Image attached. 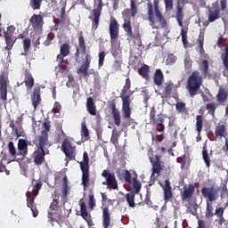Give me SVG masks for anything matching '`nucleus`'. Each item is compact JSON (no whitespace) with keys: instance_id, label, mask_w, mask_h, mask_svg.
I'll return each instance as SVG.
<instances>
[{"instance_id":"nucleus-1","label":"nucleus","mask_w":228,"mask_h":228,"mask_svg":"<svg viewBox=\"0 0 228 228\" xmlns=\"http://www.w3.org/2000/svg\"><path fill=\"white\" fill-rule=\"evenodd\" d=\"M201 194L207 200V207L205 211V218L209 219L215 216V208H213V203L220 197V188L219 187H203L201 189Z\"/></svg>"},{"instance_id":"nucleus-2","label":"nucleus","mask_w":228,"mask_h":228,"mask_svg":"<svg viewBox=\"0 0 228 228\" xmlns=\"http://www.w3.org/2000/svg\"><path fill=\"white\" fill-rule=\"evenodd\" d=\"M204 83V77L200 75L199 70H195L187 79V85L185 86L190 97L193 98L195 95L200 94V86Z\"/></svg>"},{"instance_id":"nucleus-3","label":"nucleus","mask_w":228,"mask_h":228,"mask_svg":"<svg viewBox=\"0 0 228 228\" xmlns=\"http://www.w3.org/2000/svg\"><path fill=\"white\" fill-rule=\"evenodd\" d=\"M32 143L37 147V150L33 152L34 163L37 167H40L45 163V154H49L48 150L45 151V149L51 147V144L44 141V139H40L39 141L32 140Z\"/></svg>"},{"instance_id":"nucleus-4","label":"nucleus","mask_w":228,"mask_h":228,"mask_svg":"<svg viewBox=\"0 0 228 228\" xmlns=\"http://www.w3.org/2000/svg\"><path fill=\"white\" fill-rule=\"evenodd\" d=\"M188 0H177V5H176V13H175V19L178 22V26L181 28V37H182V42L183 45H186L188 44V27H185L183 25V20L184 19V4H187Z\"/></svg>"},{"instance_id":"nucleus-5","label":"nucleus","mask_w":228,"mask_h":228,"mask_svg":"<svg viewBox=\"0 0 228 228\" xmlns=\"http://www.w3.org/2000/svg\"><path fill=\"white\" fill-rule=\"evenodd\" d=\"M128 90H131V79L126 78L120 95L124 118H131V96L127 94Z\"/></svg>"},{"instance_id":"nucleus-6","label":"nucleus","mask_w":228,"mask_h":228,"mask_svg":"<svg viewBox=\"0 0 228 228\" xmlns=\"http://www.w3.org/2000/svg\"><path fill=\"white\" fill-rule=\"evenodd\" d=\"M226 9H227V0H220V4L218 3V1L214 2L211 6L208 7V11H207L208 21L215 22L216 20H218V19L222 17L220 14V11L225 12Z\"/></svg>"},{"instance_id":"nucleus-7","label":"nucleus","mask_w":228,"mask_h":228,"mask_svg":"<svg viewBox=\"0 0 228 228\" xmlns=\"http://www.w3.org/2000/svg\"><path fill=\"white\" fill-rule=\"evenodd\" d=\"M102 0H94V9L91 11L89 19L92 20V29L93 31L97 30L99 28V20H101V15L102 13Z\"/></svg>"},{"instance_id":"nucleus-8","label":"nucleus","mask_w":228,"mask_h":228,"mask_svg":"<svg viewBox=\"0 0 228 228\" xmlns=\"http://www.w3.org/2000/svg\"><path fill=\"white\" fill-rule=\"evenodd\" d=\"M79 165L82 171V184L84 188H88V184H90V158L88 152L85 151L83 153V161Z\"/></svg>"},{"instance_id":"nucleus-9","label":"nucleus","mask_w":228,"mask_h":228,"mask_svg":"<svg viewBox=\"0 0 228 228\" xmlns=\"http://www.w3.org/2000/svg\"><path fill=\"white\" fill-rule=\"evenodd\" d=\"M61 150L69 161H76L77 151H76V145L69 139L65 138L63 140Z\"/></svg>"},{"instance_id":"nucleus-10","label":"nucleus","mask_w":228,"mask_h":228,"mask_svg":"<svg viewBox=\"0 0 228 228\" xmlns=\"http://www.w3.org/2000/svg\"><path fill=\"white\" fill-rule=\"evenodd\" d=\"M42 182H37L33 185L32 189L28 188V191L26 192L27 197V206L28 208H33L35 204V199L38 196L40 190H42Z\"/></svg>"},{"instance_id":"nucleus-11","label":"nucleus","mask_w":228,"mask_h":228,"mask_svg":"<svg viewBox=\"0 0 228 228\" xmlns=\"http://www.w3.org/2000/svg\"><path fill=\"white\" fill-rule=\"evenodd\" d=\"M51 212H48V218L52 222L61 220V213L60 211V200L57 196L53 198V202L50 204Z\"/></svg>"},{"instance_id":"nucleus-12","label":"nucleus","mask_w":228,"mask_h":228,"mask_svg":"<svg viewBox=\"0 0 228 228\" xmlns=\"http://www.w3.org/2000/svg\"><path fill=\"white\" fill-rule=\"evenodd\" d=\"M165 122V119L162 117H158L156 118V108L151 107L150 111V124L152 126H156V130L159 133H163L165 131V125L163 124Z\"/></svg>"},{"instance_id":"nucleus-13","label":"nucleus","mask_w":228,"mask_h":228,"mask_svg":"<svg viewBox=\"0 0 228 228\" xmlns=\"http://www.w3.org/2000/svg\"><path fill=\"white\" fill-rule=\"evenodd\" d=\"M150 161L152 165V173L151 175V181H156V177H154V174L159 175L161 170H163V167H165V162L161 159V155H155V159L150 157Z\"/></svg>"},{"instance_id":"nucleus-14","label":"nucleus","mask_w":228,"mask_h":228,"mask_svg":"<svg viewBox=\"0 0 228 228\" xmlns=\"http://www.w3.org/2000/svg\"><path fill=\"white\" fill-rule=\"evenodd\" d=\"M102 176L105 177V182H102L103 186H108L110 190H117L118 188V183L115 177V173H110L107 169H104L102 173Z\"/></svg>"},{"instance_id":"nucleus-15","label":"nucleus","mask_w":228,"mask_h":228,"mask_svg":"<svg viewBox=\"0 0 228 228\" xmlns=\"http://www.w3.org/2000/svg\"><path fill=\"white\" fill-rule=\"evenodd\" d=\"M8 83H10L8 74L2 71L0 74V98L2 101H6V99H8Z\"/></svg>"},{"instance_id":"nucleus-16","label":"nucleus","mask_w":228,"mask_h":228,"mask_svg":"<svg viewBox=\"0 0 228 228\" xmlns=\"http://www.w3.org/2000/svg\"><path fill=\"white\" fill-rule=\"evenodd\" d=\"M109 33L110 37V42H115L118 40L119 33H120V25L115 17H110V22L109 25Z\"/></svg>"},{"instance_id":"nucleus-17","label":"nucleus","mask_w":228,"mask_h":228,"mask_svg":"<svg viewBox=\"0 0 228 228\" xmlns=\"http://www.w3.org/2000/svg\"><path fill=\"white\" fill-rule=\"evenodd\" d=\"M61 54L57 55V60L59 61V67H61L65 62V57L70 54V45L64 43L60 47Z\"/></svg>"},{"instance_id":"nucleus-18","label":"nucleus","mask_w":228,"mask_h":228,"mask_svg":"<svg viewBox=\"0 0 228 228\" xmlns=\"http://www.w3.org/2000/svg\"><path fill=\"white\" fill-rule=\"evenodd\" d=\"M136 13H138V7H136V3L134 0H130V9H125L122 12V15L126 20H131V17H136Z\"/></svg>"},{"instance_id":"nucleus-19","label":"nucleus","mask_w":228,"mask_h":228,"mask_svg":"<svg viewBox=\"0 0 228 228\" xmlns=\"http://www.w3.org/2000/svg\"><path fill=\"white\" fill-rule=\"evenodd\" d=\"M24 83L27 90H28V92H31L33 86H35V77H33V74H31V72H29L28 70L25 71L23 82H21L20 84H19L18 82L17 85L18 86H20V85H24Z\"/></svg>"},{"instance_id":"nucleus-20","label":"nucleus","mask_w":228,"mask_h":228,"mask_svg":"<svg viewBox=\"0 0 228 228\" xmlns=\"http://www.w3.org/2000/svg\"><path fill=\"white\" fill-rule=\"evenodd\" d=\"M109 110H111V115H112V118L114 120L115 126L119 127L122 122V119L120 117V110L117 109V104L115 103V102H112L111 103L109 104Z\"/></svg>"},{"instance_id":"nucleus-21","label":"nucleus","mask_w":228,"mask_h":228,"mask_svg":"<svg viewBox=\"0 0 228 228\" xmlns=\"http://www.w3.org/2000/svg\"><path fill=\"white\" fill-rule=\"evenodd\" d=\"M179 86H175L171 80L166 82L162 87V94L164 97H170L173 92H177Z\"/></svg>"},{"instance_id":"nucleus-22","label":"nucleus","mask_w":228,"mask_h":228,"mask_svg":"<svg viewBox=\"0 0 228 228\" xmlns=\"http://www.w3.org/2000/svg\"><path fill=\"white\" fill-rule=\"evenodd\" d=\"M41 90L42 89L40 88V86H36L33 89V93L31 95V102L34 110H37V108L40 106V102H42V96L40 95Z\"/></svg>"},{"instance_id":"nucleus-23","label":"nucleus","mask_w":228,"mask_h":228,"mask_svg":"<svg viewBox=\"0 0 228 228\" xmlns=\"http://www.w3.org/2000/svg\"><path fill=\"white\" fill-rule=\"evenodd\" d=\"M43 126H44L45 130H42L41 134L35 136V138L33 140L34 141L44 140V141H46V143H49V134H48V132L51 131V122H45L43 124Z\"/></svg>"},{"instance_id":"nucleus-24","label":"nucleus","mask_w":228,"mask_h":228,"mask_svg":"<svg viewBox=\"0 0 228 228\" xmlns=\"http://www.w3.org/2000/svg\"><path fill=\"white\" fill-rule=\"evenodd\" d=\"M155 17H157L161 28H167V20L159 11V0H153Z\"/></svg>"},{"instance_id":"nucleus-25","label":"nucleus","mask_w":228,"mask_h":228,"mask_svg":"<svg viewBox=\"0 0 228 228\" xmlns=\"http://www.w3.org/2000/svg\"><path fill=\"white\" fill-rule=\"evenodd\" d=\"M216 99L218 104L224 106V104H225V102L228 99V89L224 86H220L218 93L216 95Z\"/></svg>"},{"instance_id":"nucleus-26","label":"nucleus","mask_w":228,"mask_h":228,"mask_svg":"<svg viewBox=\"0 0 228 228\" xmlns=\"http://www.w3.org/2000/svg\"><path fill=\"white\" fill-rule=\"evenodd\" d=\"M30 24L33 29H42L44 28V17L40 14H33L30 18Z\"/></svg>"},{"instance_id":"nucleus-27","label":"nucleus","mask_w":228,"mask_h":228,"mask_svg":"<svg viewBox=\"0 0 228 228\" xmlns=\"http://www.w3.org/2000/svg\"><path fill=\"white\" fill-rule=\"evenodd\" d=\"M195 193V185L193 183L189 184L187 187H183V192H181L182 200H191Z\"/></svg>"},{"instance_id":"nucleus-28","label":"nucleus","mask_w":228,"mask_h":228,"mask_svg":"<svg viewBox=\"0 0 228 228\" xmlns=\"http://www.w3.org/2000/svg\"><path fill=\"white\" fill-rule=\"evenodd\" d=\"M92 61V56L90 54L86 55V61L77 69V74H82L86 77L88 76V69H90V63Z\"/></svg>"},{"instance_id":"nucleus-29","label":"nucleus","mask_w":228,"mask_h":228,"mask_svg":"<svg viewBox=\"0 0 228 228\" xmlns=\"http://www.w3.org/2000/svg\"><path fill=\"white\" fill-rule=\"evenodd\" d=\"M163 191H164V201L167 204V202H169L170 199L174 197V193L172 192V186L170 185V181L168 180L165 181Z\"/></svg>"},{"instance_id":"nucleus-30","label":"nucleus","mask_w":228,"mask_h":228,"mask_svg":"<svg viewBox=\"0 0 228 228\" xmlns=\"http://www.w3.org/2000/svg\"><path fill=\"white\" fill-rule=\"evenodd\" d=\"M78 48H77L75 53V58L77 60L79 58V51H81L82 54H86V45L85 43V37L83 33L78 37Z\"/></svg>"},{"instance_id":"nucleus-31","label":"nucleus","mask_w":228,"mask_h":228,"mask_svg":"<svg viewBox=\"0 0 228 228\" xmlns=\"http://www.w3.org/2000/svg\"><path fill=\"white\" fill-rule=\"evenodd\" d=\"M86 110L89 115L95 117L97 115V106L95 105V102H94V98L88 97L86 100Z\"/></svg>"},{"instance_id":"nucleus-32","label":"nucleus","mask_w":228,"mask_h":228,"mask_svg":"<svg viewBox=\"0 0 228 228\" xmlns=\"http://www.w3.org/2000/svg\"><path fill=\"white\" fill-rule=\"evenodd\" d=\"M31 145V142L26 140V139H19L18 140V151L21 152L23 156H26L28 154V146Z\"/></svg>"},{"instance_id":"nucleus-33","label":"nucleus","mask_w":228,"mask_h":228,"mask_svg":"<svg viewBox=\"0 0 228 228\" xmlns=\"http://www.w3.org/2000/svg\"><path fill=\"white\" fill-rule=\"evenodd\" d=\"M163 81H165V76L163 75V71L160 69H156L153 76V83L156 86H161L163 85Z\"/></svg>"},{"instance_id":"nucleus-34","label":"nucleus","mask_w":228,"mask_h":228,"mask_svg":"<svg viewBox=\"0 0 228 228\" xmlns=\"http://www.w3.org/2000/svg\"><path fill=\"white\" fill-rule=\"evenodd\" d=\"M102 226L104 228L110 227L111 225V218L110 217V208L105 207L102 211Z\"/></svg>"},{"instance_id":"nucleus-35","label":"nucleus","mask_w":228,"mask_h":228,"mask_svg":"<svg viewBox=\"0 0 228 228\" xmlns=\"http://www.w3.org/2000/svg\"><path fill=\"white\" fill-rule=\"evenodd\" d=\"M222 61L224 67L223 74L224 77H228V46L224 48V54L222 55Z\"/></svg>"},{"instance_id":"nucleus-36","label":"nucleus","mask_w":228,"mask_h":228,"mask_svg":"<svg viewBox=\"0 0 228 228\" xmlns=\"http://www.w3.org/2000/svg\"><path fill=\"white\" fill-rule=\"evenodd\" d=\"M5 38V51H12L13 49V45H15V42H17V37L15 36H6L4 35Z\"/></svg>"},{"instance_id":"nucleus-37","label":"nucleus","mask_w":228,"mask_h":228,"mask_svg":"<svg viewBox=\"0 0 228 228\" xmlns=\"http://www.w3.org/2000/svg\"><path fill=\"white\" fill-rule=\"evenodd\" d=\"M138 72L143 79H149L151 76V68L147 64H142V67L138 69Z\"/></svg>"},{"instance_id":"nucleus-38","label":"nucleus","mask_w":228,"mask_h":228,"mask_svg":"<svg viewBox=\"0 0 228 228\" xmlns=\"http://www.w3.org/2000/svg\"><path fill=\"white\" fill-rule=\"evenodd\" d=\"M123 29L126 31L127 37L133 38V27H131V20H126L123 23Z\"/></svg>"},{"instance_id":"nucleus-39","label":"nucleus","mask_w":228,"mask_h":228,"mask_svg":"<svg viewBox=\"0 0 228 228\" xmlns=\"http://www.w3.org/2000/svg\"><path fill=\"white\" fill-rule=\"evenodd\" d=\"M198 51L200 54H204V32H200L197 39Z\"/></svg>"},{"instance_id":"nucleus-40","label":"nucleus","mask_w":228,"mask_h":228,"mask_svg":"<svg viewBox=\"0 0 228 228\" xmlns=\"http://www.w3.org/2000/svg\"><path fill=\"white\" fill-rule=\"evenodd\" d=\"M147 10H148V20H150L151 24H155L156 21L154 20V5H152L151 3H148Z\"/></svg>"},{"instance_id":"nucleus-41","label":"nucleus","mask_w":228,"mask_h":228,"mask_svg":"<svg viewBox=\"0 0 228 228\" xmlns=\"http://www.w3.org/2000/svg\"><path fill=\"white\" fill-rule=\"evenodd\" d=\"M133 192L132 193H135L136 195H138V193H140L141 190H142V183H140V181H138V178L135 176L133 178Z\"/></svg>"},{"instance_id":"nucleus-42","label":"nucleus","mask_w":228,"mask_h":228,"mask_svg":"<svg viewBox=\"0 0 228 228\" xmlns=\"http://www.w3.org/2000/svg\"><path fill=\"white\" fill-rule=\"evenodd\" d=\"M203 126H204V118H202L201 115H198L196 117V131L198 134H200V133H202Z\"/></svg>"},{"instance_id":"nucleus-43","label":"nucleus","mask_w":228,"mask_h":228,"mask_svg":"<svg viewBox=\"0 0 228 228\" xmlns=\"http://www.w3.org/2000/svg\"><path fill=\"white\" fill-rule=\"evenodd\" d=\"M136 193L128 192L126 194V200L130 208H135L136 204L134 203V197Z\"/></svg>"},{"instance_id":"nucleus-44","label":"nucleus","mask_w":228,"mask_h":228,"mask_svg":"<svg viewBox=\"0 0 228 228\" xmlns=\"http://www.w3.org/2000/svg\"><path fill=\"white\" fill-rule=\"evenodd\" d=\"M216 108H218V103L209 102L206 104V110H208V115H211L212 117H215Z\"/></svg>"},{"instance_id":"nucleus-45","label":"nucleus","mask_w":228,"mask_h":228,"mask_svg":"<svg viewBox=\"0 0 228 228\" xmlns=\"http://www.w3.org/2000/svg\"><path fill=\"white\" fill-rule=\"evenodd\" d=\"M200 70L203 76L206 77V76H208V73L209 72V61L208 60L202 61Z\"/></svg>"},{"instance_id":"nucleus-46","label":"nucleus","mask_w":228,"mask_h":228,"mask_svg":"<svg viewBox=\"0 0 228 228\" xmlns=\"http://www.w3.org/2000/svg\"><path fill=\"white\" fill-rule=\"evenodd\" d=\"M203 159L205 161L206 167L209 168L211 167V159H209V154L208 153V150L203 148L202 151Z\"/></svg>"},{"instance_id":"nucleus-47","label":"nucleus","mask_w":228,"mask_h":228,"mask_svg":"<svg viewBox=\"0 0 228 228\" xmlns=\"http://www.w3.org/2000/svg\"><path fill=\"white\" fill-rule=\"evenodd\" d=\"M175 108L178 113H188V110H186V103L183 102H178L175 104Z\"/></svg>"},{"instance_id":"nucleus-48","label":"nucleus","mask_w":228,"mask_h":228,"mask_svg":"<svg viewBox=\"0 0 228 228\" xmlns=\"http://www.w3.org/2000/svg\"><path fill=\"white\" fill-rule=\"evenodd\" d=\"M9 127H12L16 138H20V136H22V132H20V128L19 129V127L15 126V122L11 121Z\"/></svg>"},{"instance_id":"nucleus-49","label":"nucleus","mask_w":228,"mask_h":228,"mask_svg":"<svg viewBox=\"0 0 228 228\" xmlns=\"http://www.w3.org/2000/svg\"><path fill=\"white\" fill-rule=\"evenodd\" d=\"M80 213L84 220H86V218H88V210L86 209V204L85 202H82L80 204Z\"/></svg>"},{"instance_id":"nucleus-50","label":"nucleus","mask_w":228,"mask_h":228,"mask_svg":"<svg viewBox=\"0 0 228 228\" xmlns=\"http://www.w3.org/2000/svg\"><path fill=\"white\" fill-rule=\"evenodd\" d=\"M30 1V7L32 10H40L42 7V0H29Z\"/></svg>"},{"instance_id":"nucleus-51","label":"nucleus","mask_w":228,"mask_h":228,"mask_svg":"<svg viewBox=\"0 0 228 228\" xmlns=\"http://www.w3.org/2000/svg\"><path fill=\"white\" fill-rule=\"evenodd\" d=\"M119 136H120V134H118V132H117V129H113L112 130V136H111V139H110L113 145H118Z\"/></svg>"},{"instance_id":"nucleus-52","label":"nucleus","mask_w":228,"mask_h":228,"mask_svg":"<svg viewBox=\"0 0 228 228\" xmlns=\"http://www.w3.org/2000/svg\"><path fill=\"white\" fill-rule=\"evenodd\" d=\"M81 136L84 138H88L90 136V132L88 131V127L86 126V123H82L81 126Z\"/></svg>"},{"instance_id":"nucleus-53","label":"nucleus","mask_w":228,"mask_h":228,"mask_svg":"<svg viewBox=\"0 0 228 228\" xmlns=\"http://www.w3.org/2000/svg\"><path fill=\"white\" fill-rule=\"evenodd\" d=\"M98 58H99L98 65L99 67H102L104 65V60L106 58V52L104 51L100 52L98 54Z\"/></svg>"},{"instance_id":"nucleus-54","label":"nucleus","mask_w":228,"mask_h":228,"mask_svg":"<svg viewBox=\"0 0 228 228\" xmlns=\"http://www.w3.org/2000/svg\"><path fill=\"white\" fill-rule=\"evenodd\" d=\"M8 151L11 156H17V150L15 149V144H13V142H9Z\"/></svg>"},{"instance_id":"nucleus-55","label":"nucleus","mask_w":228,"mask_h":228,"mask_svg":"<svg viewBox=\"0 0 228 228\" xmlns=\"http://www.w3.org/2000/svg\"><path fill=\"white\" fill-rule=\"evenodd\" d=\"M224 211H225L224 208H218L216 209V212L214 213V216L216 215V216H217V218L220 219V222L224 220Z\"/></svg>"},{"instance_id":"nucleus-56","label":"nucleus","mask_w":228,"mask_h":228,"mask_svg":"<svg viewBox=\"0 0 228 228\" xmlns=\"http://www.w3.org/2000/svg\"><path fill=\"white\" fill-rule=\"evenodd\" d=\"M166 11L171 12V10H174V0H164Z\"/></svg>"},{"instance_id":"nucleus-57","label":"nucleus","mask_w":228,"mask_h":228,"mask_svg":"<svg viewBox=\"0 0 228 228\" xmlns=\"http://www.w3.org/2000/svg\"><path fill=\"white\" fill-rule=\"evenodd\" d=\"M15 26L11 25L7 28V31L4 32L5 36H9V37H14L15 35Z\"/></svg>"},{"instance_id":"nucleus-58","label":"nucleus","mask_w":228,"mask_h":228,"mask_svg":"<svg viewBox=\"0 0 228 228\" xmlns=\"http://www.w3.org/2000/svg\"><path fill=\"white\" fill-rule=\"evenodd\" d=\"M52 111L55 115H56V113H60V111H61V104H60V102H55Z\"/></svg>"},{"instance_id":"nucleus-59","label":"nucleus","mask_w":228,"mask_h":228,"mask_svg":"<svg viewBox=\"0 0 228 228\" xmlns=\"http://www.w3.org/2000/svg\"><path fill=\"white\" fill-rule=\"evenodd\" d=\"M89 208L94 209L95 208V198L94 194L89 195V201H88Z\"/></svg>"},{"instance_id":"nucleus-60","label":"nucleus","mask_w":228,"mask_h":228,"mask_svg":"<svg viewBox=\"0 0 228 228\" xmlns=\"http://www.w3.org/2000/svg\"><path fill=\"white\" fill-rule=\"evenodd\" d=\"M30 47H31V39L25 38L23 40V49H24V51H28Z\"/></svg>"},{"instance_id":"nucleus-61","label":"nucleus","mask_w":228,"mask_h":228,"mask_svg":"<svg viewBox=\"0 0 228 228\" xmlns=\"http://www.w3.org/2000/svg\"><path fill=\"white\" fill-rule=\"evenodd\" d=\"M131 177V172H129V170H126L124 174V179L126 183H128V184H131V183H133Z\"/></svg>"},{"instance_id":"nucleus-62","label":"nucleus","mask_w":228,"mask_h":228,"mask_svg":"<svg viewBox=\"0 0 228 228\" xmlns=\"http://www.w3.org/2000/svg\"><path fill=\"white\" fill-rule=\"evenodd\" d=\"M61 195L62 197H67L69 195V185H62Z\"/></svg>"},{"instance_id":"nucleus-63","label":"nucleus","mask_w":228,"mask_h":228,"mask_svg":"<svg viewBox=\"0 0 228 228\" xmlns=\"http://www.w3.org/2000/svg\"><path fill=\"white\" fill-rule=\"evenodd\" d=\"M192 63H193V61L190 58H186L184 60L185 69H191Z\"/></svg>"},{"instance_id":"nucleus-64","label":"nucleus","mask_w":228,"mask_h":228,"mask_svg":"<svg viewBox=\"0 0 228 228\" xmlns=\"http://www.w3.org/2000/svg\"><path fill=\"white\" fill-rule=\"evenodd\" d=\"M222 193H224L227 197V200L225 202V207L227 208V206H228V189H227V186H224L222 188Z\"/></svg>"}]
</instances>
